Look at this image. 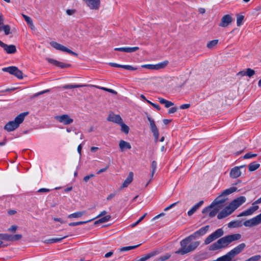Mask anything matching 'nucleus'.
Segmentation results:
<instances>
[{
    "mask_svg": "<svg viewBox=\"0 0 261 261\" xmlns=\"http://www.w3.org/2000/svg\"><path fill=\"white\" fill-rule=\"evenodd\" d=\"M256 156H257V154H253V153H251V152H248V153H246L244 156V159H250V158H251L253 157H255Z\"/></svg>",
    "mask_w": 261,
    "mask_h": 261,
    "instance_id": "nucleus-52",
    "label": "nucleus"
},
{
    "mask_svg": "<svg viewBox=\"0 0 261 261\" xmlns=\"http://www.w3.org/2000/svg\"><path fill=\"white\" fill-rule=\"evenodd\" d=\"M120 125L121 127V131L124 132L125 134H127L129 130V127L124 123L123 121L120 124Z\"/></svg>",
    "mask_w": 261,
    "mask_h": 261,
    "instance_id": "nucleus-43",
    "label": "nucleus"
},
{
    "mask_svg": "<svg viewBox=\"0 0 261 261\" xmlns=\"http://www.w3.org/2000/svg\"><path fill=\"white\" fill-rule=\"evenodd\" d=\"M55 119L60 123L65 125H69L73 122V119L68 114L57 115L55 117Z\"/></svg>",
    "mask_w": 261,
    "mask_h": 261,
    "instance_id": "nucleus-8",
    "label": "nucleus"
},
{
    "mask_svg": "<svg viewBox=\"0 0 261 261\" xmlns=\"http://www.w3.org/2000/svg\"><path fill=\"white\" fill-rule=\"evenodd\" d=\"M237 191V188L235 187H230L227 189L224 190L218 197H220V199H223L221 198L222 196H226ZM225 200V199H224Z\"/></svg>",
    "mask_w": 261,
    "mask_h": 261,
    "instance_id": "nucleus-26",
    "label": "nucleus"
},
{
    "mask_svg": "<svg viewBox=\"0 0 261 261\" xmlns=\"http://www.w3.org/2000/svg\"><path fill=\"white\" fill-rule=\"evenodd\" d=\"M218 42L219 40L218 39H215L209 41L206 44V47L209 49H212L217 45Z\"/></svg>",
    "mask_w": 261,
    "mask_h": 261,
    "instance_id": "nucleus-39",
    "label": "nucleus"
},
{
    "mask_svg": "<svg viewBox=\"0 0 261 261\" xmlns=\"http://www.w3.org/2000/svg\"><path fill=\"white\" fill-rule=\"evenodd\" d=\"M234 211L232 209L231 207H230V205L229 204L218 214L217 218L219 219H222L230 215Z\"/></svg>",
    "mask_w": 261,
    "mask_h": 261,
    "instance_id": "nucleus-14",
    "label": "nucleus"
},
{
    "mask_svg": "<svg viewBox=\"0 0 261 261\" xmlns=\"http://www.w3.org/2000/svg\"><path fill=\"white\" fill-rule=\"evenodd\" d=\"M87 6L91 9L98 10L100 6V0H83Z\"/></svg>",
    "mask_w": 261,
    "mask_h": 261,
    "instance_id": "nucleus-13",
    "label": "nucleus"
},
{
    "mask_svg": "<svg viewBox=\"0 0 261 261\" xmlns=\"http://www.w3.org/2000/svg\"><path fill=\"white\" fill-rule=\"evenodd\" d=\"M224 231L222 228L218 229L205 239L204 244L206 245L209 244L213 241L222 237Z\"/></svg>",
    "mask_w": 261,
    "mask_h": 261,
    "instance_id": "nucleus-7",
    "label": "nucleus"
},
{
    "mask_svg": "<svg viewBox=\"0 0 261 261\" xmlns=\"http://www.w3.org/2000/svg\"><path fill=\"white\" fill-rule=\"evenodd\" d=\"M109 168V166H107L105 168H102L101 169H100L97 172V174H100L102 172H103L105 171H106Z\"/></svg>",
    "mask_w": 261,
    "mask_h": 261,
    "instance_id": "nucleus-61",
    "label": "nucleus"
},
{
    "mask_svg": "<svg viewBox=\"0 0 261 261\" xmlns=\"http://www.w3.org/2000/svg\"><path fill=\"white\" fill-rule=\"evenodd\" d=\"M29 114L28 112L22 113L15 117L13 121L8 122L5 125L4 128L7 132H12L17 128L19 125L22 123L24 118Z\"/></svg>",
    "mask_w": 261,
    "mask_h": 261,
    "instance_id": "nucleus-4",
    "label": "nucleus"
},
{
    "mask_svg": "<svg viewBox=\"0 0 261 261\" xmlns=\"http://www.w3.org/2000/svg\"><path fill=\"white\" fill-rule=\"evenodd\" d=\"M203 203V201L201 200L198 203L193 206V207L188 212V216H192L197 211V210H198L200 206L202 205Z\"/></svg>",
    "mask_w": 261,
    "mask_h": 261,
    "instance_id": "nucleus-30",
    "label": "nucleus"
},
{
    "mask_svg": "<svg viewBox=\"0 0 261 261\" xmlns=\"http://www.w3.org/2000/svg\"><path fill=\"white\" fill-rule=\"evenodd\" d=\"M260 166L259 164L256 163L255 162H252L250 163L248 166V169L250 171L252 172L257 170Z\"/></svg>",
    "mask_w": 261,
    "mask_h": 261,
    "instance_id": "nucleus-38",
    "label": "nucleus"
},
{
    "mask_svg": "<svg viewBox=\"0 0 261 261\" xmlns=\"http://www.w3.org/2000/svg\"><path fill=\"white\" fill-rule=\"evenodd\" d=\"M46 60L50 64H52L57 67H60L62 68H67L70 66V64H65L62 62H60L53 59L47 58Z\"/></svg>",
    "mask_w": 261,
    "mask_h": 261,
    "instance_id": "nucleus-22",
    "label": "nucleus"
},
{
    "mask_svg": "<svg viewBox=\"0 0 261 261\" xmlns=\"http://www.w3.org/2000/svg\"><path fill=\"white\" fill-rule=\"evenodd\" d=\"M224 201V199H220V197H217L210 205L203 209L202 212V213L205 214L207 212H210V210L215 206V205L221 204Z\"/></svg>",
    "mask_w": 261,
    "mask_h": 261,
    "instance_id": "nucleus-19",
    "label": "nucleus"
},
{
    "mask_svg": "<svg viewBox=\"0 0 261 261\" xmlns=\"http://www.w3.org/2000/svg\"><path fill=\"white\" fill-rule=\"evenodd\" d=\"M171 255L170 253H166L160 256L156 259V261H165L169 259Z\"/></svg>",
    "mask_w": 261,
    "mask_h": 261,
    "instance_id": "nucleus-41",
    "label": "nucleus"
},
{
    "mask_svg": "<svg viewBox=\"0 0 261 261\" xmlns=\"http://www.w3.org/2000/svg\"><path fill=\"white\" fill-rule=\"evenodd\" d=\"M219 205V204L215 205V206L210 210L208 214L210 217L213 218L215 217L220 210L221 207Z\"/></svg>",
    "mask_w": 261,
    "mask_h": 261,
    "instance_id": "nucleus-32",
    "label": "nucleus"
},
{
    "mask_svg": "<svg viewBox=\"0 0 261 261\" xmlns=\"http://www.w3.org/2000/svg\"><path fill=\"white\" fill-rule=\"evenodd\" d=\"M109 65L112 67H118V68H122L125 69L129 70H136L137 69V67H133L130 65H122L120 64H118L114 63H110Z\"/></svg>",
    "mask_w": 261,
    "mask_h": 261,
    "instance_id": "nucleus-27",
    "label": "nucleus"
},
{
    "mask_svg": "<svg viewBox=\"0 0 261 261\" xmlns=\"http://www.w3.org/2000/svg\"><path fill=\"white\" fill-rule=\"evenodd\" d=\"M246 244L245 243H241L234 248L230 251L229 254L231 255L232 258H233L235 256L240 253L245 248Z\"/></svg>",
    "mask_w": 261,
    "mask_h": 261,
    "instance_id": "nucleus-17",
    "label": "nucleus"
},
{
    "mask_svg": "<svg viewBox=\"0 0 261 261\" xmlns=\"http://www.w3.org/2000/svg\"><path fill=\"white\" fill-rule=\"evenodd\" d=\"M50 45L55 48V49L59 50H61L64 52L68 53L70 54L74 55L75 56H77V54L76 53L72 51L71 50L68 49L67 47H65V46L55 41H51L50 42Z\"/></svg>",
    "mask_w": 261,
    "mask_h": 261,
    "instance_id": "nucleus-10",
    "label": "nucleus"
},
{
    "mask_svg": "<svg viewBox=\"0 0 261 261\" xmlns=\"http://www.w3.org/2000/svg\"><path fill=\"white\" fill-rule=\"evenodd\" d=\"M107 212L106 211H102L97 217H96L95 218H97L101 217L104 215H105Z\"/></svg>",
    "mask_w": 261,
    "mask_h": 261,
    "instance_id": "nucleus-62",
    "label": "nucleus"
},
{
    "mask_svg": "<svg viewBox=\"0 0 261 261\" xmlns=\"http://www.w3.org/2000/svg\"><path fill=\"white\" fill-rule=\"evenodd\" d=\"M147 119L149 122L150 129L153 134V136L154 138V142L155 143H157L159 138V132L158 128H157L154 120L150 117L148 116Z\"/></svg>",
    "mask_w": 261,
    "mask_h": 261,
    "instance_id": "nucleus-9",
    "label": "nucleus"
},
{
    "mask_svg": "<svg viewBox=\"0 0 261 261\" xmlns=\"http://www.w3.org/2000/svg\"><path fill=\"white\" fill-rule=\"evenodd\" d=\"M119 147L121 152H123L126 149H130L132 147L129 143L123 140L119 141Z\"/></svg>",
    "mask_w": 261,
    "mask_h": 261,
    "instance_id": "nucleus-24",
    "label": "nucleus"
},
{
    "mask_svg": "<svg viewBox=\"0 0 261 261\" xmlns=\"http://www.w3.org/2000/svg\"><path fill=\"white\" fill-rule=\"evenodd\" d=\"M3 241H6V233H0V248L7 246L3 244Z\"/></svg>",
    "mask_w": 261,
    "mask_h": 261,
    "instance_id": "nucleus-44",
    "label": "nucleus"
},
{
    "mask_svg": "<svg viewBox=\"0 0 261 261\" xmlns=\"http://www.w3.org/2000/svg\"><path fill=\"white\" fill-rule=\"evenodd\" d=\"M233 21V18L230 14H226L224 15L219 24V25L222 28H226Z\"/></svg>",
    "mask_w": 261,
    "mask_h": 261,
    "instance_id": "nucleus-12",
    "label": "nucleus"
},
{
    "mask_svg": "<svg viewBox=\"0 0 261 261\" xmlns=\"http://www.w3.org/2000/svg\"><path fill=\"white\" fill-rule=\"evenodd\" d=\"M138 246L139 245H136V246H132L122 247L119 249V251L123 252V251H129L131 249H133L137 248Z\"/></svg>",
    "mask_w": 261,
    "mask_h": 261,
    "instance_id": "nucleus-46",
    "label": "nucleus"
},
{
    "mask_svg": "<svg viewBox=\"0 0 261 261\" xmlns=\"http://www.w3.org/2000/svg\"><path fill=\"white\" fill-rule=\"evenodd\" d=\"M261 258V256L260 255H256L255 256H252L249 258L247 259L245 261H258Z\"/></svg>",
    "mask_w": 261,
    "mask_h": 261,
    "instance_id": "nucleus-49",
    "label": "nucleus"
},
{
    "mask_svg": "<svg viewBox=\"0 0 261 261\" xmlns=\"http://www.w3.org/2000/svg\"><path fill=\"white\" fill-rule=\"evenodd\" d=\"M178 202H175V203H172V204L170 205L169 206H167V207H166L165 209H164V211H167L169 210H170V208H172L173 207H174L175 205H176V204L177 203H178Z\"/></svg>",
    "mask_w": 261,
    "mask_h": 261,
    "instance_id": "nucleus-55",
    "label": "nucleus"
},
{
    "mask_svg": "<svg viewBox=\"0 0 261 261\" xmlns=\"http://www.w3.org/2000/svg\"><path fill=\"white\" fill-rule=\"evenodd\" d=\"M139 48L138 47H119V48H115L114 49L115 50L123 51L126 53H133L135 52L138 50H139Z\"/></svg>",
    "mask_w": 261,
    "mask_h": 261,
    "instance_id": "nucleus-29",
    "label": "nucleus"
},
{
    "mask_svg": "<svg viewBox=\"0 0 261 261\" xmlns=\"http://www.w3.org/2000/svg\"><path fill=\"white\" fill-rule=\"evenodd\" d=\"M177 110V108H170L169 111H168V113L169 114H173V113H175Z\"/></svg>",
    "mask_w": 261,
    "mask_h": 261,
    "instance_id": "nucleus-56",
    "label": "nucleus"
},
{
    "mask_svg": "<svg viewBox=\"0 0 261 261\" xmlns=\"http://www.w3.org/2000/svg\"><path fill=\"white\" fill-rule=\"evenodd\" d=\"M113 254V251H110V252H109L107 253L105 255V257H106V258L110 257H111Z\"/></svg>",
    "mask_w": 261,
    "mask_h": 261,
    "instance_id": "nucleus-63",
    "label": "nucleus"
},
{
    "mask_svg": "<svg viewBox=\"0 0 261 261\" xmlns=\"http://www.w3.org/2000/svg\"><path fill=\"white\" fill-rule=\"evenodd\" d=\"M244 19V16L241 14L237 15V24L238 27H240L242 25V22Z\"/></svg>",
    "mask_w": 261,
    "mask_h": 261,
    "instance_id": "nucleus-42",
    "label": "nucleus"
},
{
    "mask_svg": "<svg viewBox=\"0 0 261 261\" xmlns=\"http://www.w3.org/2000/svg\"><path fill=\"white\" fill-rule=\"evenodd\" d=\"M169 61L165 60L156 64H144L141 67L151 70H159L165 68L168 65Z\"/></svg>",
    "mask_w": 261,
    "mask_h": 261,
    "instance_id": "nucleus-5",
    "label": "nucleus"
},
{
    "mask_svg": "<svg viewBox=\"0 0 261 261\" xmlns=\"http://www.w3.org/2000/svg\"><path fill=\"white\" fill-rule=\"evenodd\" d=\"M134 174L133 172H130L127 177L123 182L122 186L119 188V190H121L123 188L127 187L133 181Z\"/></svg>",
    "mask_w": 261,
    "mask_h": 261,
    "instance_id": "nucleus-23",
    "label": "nucleus"
},
{
    "mask_svg": "<svg viewBox=\"0 0 261 261\" xmlns=\"http://www.w3.org/2000/svg\"><path fill=\"white\" fill-rule=\"evenodd\" d=\"M4 19L3 16L2 15H0V32L2 31L3 29V25H5L4 24Z\"/></svg>",
    "mask_w": 261,
    "mask_h": 261,
    "instance_id": "nucleus-53",
    "label": "nucleus"
},
{
    "mask_svg": "<svg viewBox=\"0 0 261 261\" xmlns=\"http://www.w3.org/2000/svg\"><path fill=\"white\" fill-rule=\"evenodd\" d=\"M258 207H259L258 205L251 206L247 210H246L245 211H244L242 213H240L238 216V217L250 216L252 215L256 211H257L258 209Z\"/></svg>",
    "mask_w": 261,
    "mask_h": 261,
    "instance_id": "nucleus-20",
    "label": "nucleus"
},
{
    "mask_svg": "<svg viewBox=\"0 0 261 261\" xmlns=\"http://www.w3.org/2000/svg\"><path fill=\"white\" fill-rule=\"evenodd\" d=\"M116 195V193H112V194H110L107 198V199L108 200H110L111 199H112L113 198H114L115 197V196Z\"/></svg>",
    "mask_w": 261,
    "mask_h": 261,
    "instance_id": "nucleus-60",
    "label": "nucleus"
},
{
    "mask_svg": "<svg viewBox=\"0 0 261 261\" xmlns=\"http://www.w3.org/2000/svg\"><path fill=\"white\" fill-rule=\"evenodd\" d=\"M108 121L120 124L122 121V119L119 115H116L113 113L110 114L108 118Z\"/></svg>",
    "mask_w": 261,
    "mask_h": 261,
    "instance_id": "nucleus-21",
    "label": "nucleus"
},
{
    "mask_svg": "<svg viewBox=\"0 0 261 261\" xmlns=\"http://www.w3.org/2000/svg\"><path fill=\"white\" fill-rule=\"evenodd\" d=\"M261 223V213L249 220L245 221L243 223L240 220L231 221L228 224L229 228H238L244 225L246 227H252Z\"/></svg>",
    "mask_w": 261,
    "mask_h": 261,
    "instance_id": "nucleus-3",
    "label": "nucleus"
},
{
    "mask_svg": "<svg viewBox=\"0 0 261 261\" xmlns=\"http://www.w3.org/2000/svg\"><path fill=\"white\" fill-rule=\"evenodd\" d=\"M94 219L95 218H93V219H92L91 220H87L86 221H79V222H71L69 224V225L71 226H76V225H81V224H85L87 222H89L94 220Z\"/></svg>",
    "mask_w": 261,
    "mask_h": 261,
    "instance_id": "nucleus-45",
    "label": "nucleus"
},
{
    "mask_svg": "<svg viewBox=\"0 0 261 261\" xmlns=\"http://www.w3.org/2000/svg\"><path fill=\"white\" fill-rule=\"evenodd\" d=\"M158 99L159 102L162 104L165 105V107L167 108L174 106V103L171 101H168L163 98L159 97Z\"/></svg>",
    "mask_w": 261,
    "mask_h": 261,
    "instance_id": "nucleus-33",
    "label": "nucleus"
},
{
    "mask_svg": "<svg viewBox=\"0 0 261 261\" xmlns=\"http://www.w3.org/2000/svg\"><path fill=\"white\" fill-rule=\"evenodd\" d=\"M209 227V225L203 227L192 234L181 240L180 242L181 247L175 252V253L184 255L195 250L199 245L200 242L199 241L191 242V241L205 234Z\"/></svg>",
    "mask_w": 261,
    "mask_h": 261,
    "instance_id": "nucleus-1",
    "label": "nucleus"
},
{
    "mask_svg": "<svg viewBox=\"0 0 261 261\" xmlns=\"http://www.w3.org/2000/svg\"><path fill=\"white\" fill-rule=\"evenodd\" d=\"M74 13H75V10H74L68 9V10H66V13H67L68 15H73Z\"/></svg>",
    "mask_w": 261,
    "mask_h": 261,
    "instance_id": "nucleus-58",
    "label": "nucleus"
},
{
    "mask_svg": "<svg viewBox=\"0 0 261 261\" xmlns=\"http://www.w3.org/2000/svg\"><path fill=\"white\" fill-rule=\"evenodd\" d=\"M240 233H236L226 236L219 239L217 242L210 246V250L214 251L222 248H225L231 242L240 240L241 238Z\"/></svg>",
    "mask_w": 261,
    "mask_h": 261,
    "instance_id": "nucleus-2",
    "label": "nucleus"
},
{
    "mask_svg": "<svg viewBox=\"0 0 261 261\" xmlns=\"http://www.w3.org/2000/svg\"><path fill=\"white\" fill-rule=\"evenodd\" d=\"M0 46L2 47L7 54H12L16 52V48L14 45H7L0 40Z\"/></svg>",
    "mask_w": 261,
    "mask_h": 261,
    "instance_id": "nucleus-15",
    "label": "nucleus"
},
{
    "mask_svg": "<svg viewBox=\"0 0 261 261\" xmlns=\"http://www.w3.org/2000/svg\"><path fill=\"white\" fill-rule=\"evenodd\" d=\"M18 227L16 225H12L9 229L8 230L10 232H15L17 229Z\"/></svg>",
    "mask_w": 261,
    "mask_h": 261,
    "instance_id": "nucleus-54",
    "label": "nucleus"
},
{
    "mask_svg": "<svg viewBox=\"0 0 261 261\" xmlns=\"http://www.w3.org/2000/svg\"><path fill=\"white\" fill-rule=\"evenodd\" d=\"M2 30L4 31L6 35L10 33V27L9 25H3Z\"/></svg>",
    "mask_w": 261,
    "mask_h": 261,
    "instance_id": "nucleus-48",
    "label": "nucleus"
},
{
    "mask_svg": "<svg viewBox=\"0 0 261 261\" xmlns=\"http://www.w3.org/2000/svg\"><path fill=\"white\" fill-rule=\"evenodd\" d=\"M232 258V257L228 252L226 254L218 258L216 261H231Z\"/></svg>",
    "mask_w": 261,
    "mask_h": 261,
    "instance_id": "nucleus-34",
    "label": "nucleus"
},
{
    "mask_svg": "<svg viewBox=\"0 0 261 261\" xmlns=\"http://www.w3.org/2000/svg\"><path fill=\"white\" fill-rule=\"evenodd\" d=\"M156 166H157L156 162L155 161H153L151 162V168H152V171H151V178L150 179L149 181L146 184V185L145 186L146 187L147 186V185L149 184V183L151 180L152 178L153 177V175H154V173L155 172V170H156Z\"/></svg>",
    "mask_w": 261,
    "mask_h": 261,
    "instance_id": "nucleus-35",
    "label": "nucleus"
},
{
    "mask_svg": "<svg viewBox=\"0 0 261 261\" xmlns=\"http://www.w3.org/2000/svg\"><path fill=\"white\" fill-rule=\"evenodd\" d=\"M255 71L251 68H247L245 72V74H246V75L248 76L249 77H252L253 75L255 74Z\"/></svg>",
    "mask_w": 261,
    "mask_h": 261,
    "instance_id": "nucleus-47",
    "label": "nucleus"
},
{
    "mask_svg": "<svg viewBox=\"0 0 261 261\" xmlns=\"http://www.w3.org/2000/svg\"><path fill=\"white\" fill-rule=\"evenodd\" d=\"M190 107V104H184L180 106V108L181 109H188Z\"/></svg>",
    "mask_w": 261,
    "mask_h": 261,
    "instance_id": "nucleus-59",
    "label": "nucleus"
},
{
    "mask_svg": "<svg viewBox=\"0 0 261 261\" xmlns=\"http://www.w3.org/2000/svg\"><path fill=\"white\" fill-rule=\"evenodd\" d=\"M246 200V198L245 196H240L233 200L229 203V205L234 211L238 207L244 203Z\"/></svg>",
    "mask_w": 261,
    "mask_h": 261,
    "instance_id": "nucleus-11",
    "label": "nucleus"
},
{
    "mask_svg": "<svg viewBox=\"0 0 261 261\" xmlns=\"http://www.w3.org/2000/svg\"><path fill=\"white\" fill-rule=\"evenodd\" d=\"M111 218V217L110 215H107V216L98 219V220L95 221L94 225H97V224H98L100 223L108 222L110 220Z\"/></svg>",
    "mask_w": 261,
    "mask_h": 261,
    "instance_id": "nucleus-36",
    "label": "nucleus"
},
{
    "mask_svg": "<svg viewBox=\"0 0 261 261\" xmlns=\"http://www.w3.org/2000/svg\"><path fill=\"white\" fill-rule=\"evenodd\" d=\"M63 88L65 89H73L74 88V85H64Z\"/></svg>",
    "mask_w": 261,
    "mask_h": 261,
    "instance_id": "nucleus-57",
    "label": "nucleus"
},
{
    "mask_svg": "<svg viewBox=\"0 0 261 261\" xmlns=\"http://www.w3.org/2000/svg\"><path fill=\"white\" fill-rule=\"evenodd\" d=\"M87 86L94 87H96V88H97L98 89H101L102 90L109 92L111 93L112 94H115V95L117 94V92L116 91H115V90H113L112 89H109V88H105V87H100V86H98L92 85H74V88H80V87H87Z\"/></svg>",
    "mask_w": 261,
    "mask_h": 261,
    "instance_id": "nucleus-18",
    "label": "nucleus"
},
{
    "mask_svg": "<svg viewBox=\"0 0 261 261\" xmlns=\"http://www.w3.org/2000/svg\"><path fill=\"white\" fill-rule=\"evenodd\" d=\"M2 71L7 72L10 74H12L19 79H23V73L22 71L19 70L18 67L16 66H10L8 67H4L2 68Z\"/></svg>",
    "mask_w": 261,
    "mask_h": 261,
    "instance_id": "nucleus-6",
    "label": "nucleus"
},
{
    "mask_svg": "<svg viewBox=\"0 0 261 261\" xmlns=\"http://www.w3.org/2000/svg\"><path fill=\"white\" fill-rule=\"evenodd\" d=\"M147 214V213H145L140 219H138V220L137 221H136L135 223L131 224L130 227L132 228H133V227H135L136 225H137L140 222H141L144 219V218L146 217Z\"/></svg>",
    "mask_w": 261,
    "mask_h": 261,
    "instance_id": "nucleus-50",
    "label": "nucleus"
},
{
    "mask_svg": "<svg viewBox=\"0 0 261 261\" xmlns=\"http://www.w3.org/2000/svg\"><path fill=\"white\" fill-rule=\"evenodd\" d=\"M237 191V188L235 187H230L227 189L224 190L218 197H220V199H223L221 198L222 196H226ZM225 200V199H224Z\"/></svg>",
    "mask_w": 261,
    "mask_h": 261,
    "instance_id": "nucleus-25",
    "label": "nucleus"
},
{
    "mask_svg": "<svg viewBox=\"0 0 261 261\" xmlns=\"http://www.w3.org/2000/svg\"><path fill=\"white\" fill-rule=\"evenodd\" d=\"M245 165L241 166H236L232 168L230 172V176L232 178H237L241 175L242 172L240 170L241 168H243Z\"/></svg>",
    "mask_w": 261,
    "mask_h": 261,
    "instance_id": "nucleus-16",
    "label": "nucleus"
},
{
    "mask_svg": "<svg viewBox=\"0 0 261 261\" xmlns=\"http://www.w3.org/2000/svg\"><path fill=\"white\" fill-rule=\"evenodd\" d=\"M85 213V212H77L73 214H71L69 215L68 216V218H80L82 217L84 214Z\"/></svg>",
    "mask_w": 261,
    "mask_h": 261,
    "instance_id": "nucleus-40",
    "label": "nucleus"
},
{
    "mask_svg": "<svg viewBox=\"0 0 261 261\" xmlns=\"http://www.w3.org/2000/svg\"><path fill=\"white\" fill-rule=\"evenodd\" d=\"M159 253V252L158 250H155L154 251H152L147 254L145 255L143 257L140 258L139 260V261H145L147 260L148 259L150 258L151 257H153Z\"/></svg>",
    "mask_w": 261,
    "mask_h": 261,
    "instance_id": "nucleus-31",
    "label": "nucleus"
},
{
    "mask_svg": "<svg viewBox=\"0 0 261 261\" xmlns=\"http://www.w3.org/2000/svg\"><path fill=\"white\" fill-rule=\"evenodd\" d=\"M6 241L9 242H15L20 240L22 238V235L20 234H17L15 235H11L6 233Z\"/></svg>",
    "mask_w": 261,
    "mask_h": 261,
    "instance_id": "nucleus-28",
    "label": "nucleus"
},
{
    "mask_svg": "<svg viewBox=\"0 0 261 261\" xmlns=\"http://www.w3.org/2000/svg\"><path fill=\"white\" fill-rule=\"evenodd\" d=\"M21 15L23 17V18L24 19V20H25V21L27 22V23L28 24L31 23V22H33L32 19L29 16H28L24 14H21Z\"/></svg>",
    "mask_w": 261,
    "mask_h": 261,
    "instance_id": "nucleus-51",
    "label": "nucleus"
},
{
    "mask_svg": "<svg viewBox=\"0 0 261 261\" xmlns=\"http://www.w3.org/2000/svg\"><path fill=\"white\" fill-rule=\"evenodd\" d=\"M67 237V236H66L60 238L48 239V240H46L45 241H44V243H46V244H51V243L59 242V241L62 240L63 239L66 238Z\"/></svg>",
    "mask_w": 261,
    "mask_h": 261,
    "instance_id": "nucleus-37",
    "label": "nucleus"
},
{
    "mask_svg": "<svg viewBox=\"0 0 261 261\" xmlns=\"http://www.w3.org/2000/svg\"><path fill=\"white\" fill-rule=\"evenodd\" d=\"M49 191V190L48 189H46V188H42V189H40L39 190H38V192H40V193H41V192H48Z\"/></svg>",
    "mask_w": 261,
    "mask_h": 261,
    "instance_id": "nucleus-64",
    "label": "nucleus"
}]
</instances>
